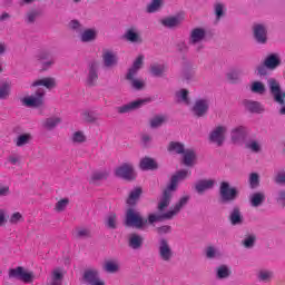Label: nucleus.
<instances>
[{"instance_id": "obj_21", "label": "nucleus", "mask_w": 285, "mask_h": 285, "mask_svg": "<svg viewBox=\"0 0 285 285\" xmlns=\"http://www.w3.org/2000/svg\"><path fill=\"white\" fill-rule=\"evenodd\" d=\"M32 88H37V86H43L45 88H47L48 90H52V88L57 87V80H55V78H41L38 80H35L31 83Z\"/></svg>"}, {"instance_id": "obj_34", "label": "nucleus", "mask_w": 285, "mask_h": 285, "mask_svg": "<svg viewBox=\"0 0 285 285\" xmlns=\"http://www.w3.org/2000/svg\"><path fill=\"white\" fill-rule=\"evenodd\" d=\"M264 199H266L264 193H255L250 196V204L257 208V206H262V204H264Z\"/></svg>"}, {"instance_id": "obj_55", "label": "nucleus", "mask_w": 285, "mask_h": 285, "mask_svg": "<svg viewBox=\"0 0 285 285\" xmlns=\"http://www.w3.org/2000/svg\"><path fill=\"white\" fill-rule=\"evenodd\" d=\"M243 246L245 248H253L255 246V235H248L243 240Z\"/></svg>"}, {"instance_id": "obj_62", "label": "nucleus", "mask_w": 285, "mask_h": 285, "mask_svg": "<svg viewBox=\"0 0 285 285\" xmlns=\"http://www.w3.org/2000/svg\"><path fill=\"white\" fill-rule=\"evenodd\" d=\"M37 17H39V12L37 11H30L29 13H27L28 23H35Z\"/></svg>"}, {"instance_id": "obj_42", "label": "nucleus", "mask_w": 285, "mask_h": 285, "mask_svg": "<svg viewBox=\"0 0 285 285\" xmlns=\"http://www.w3.org/2000/svg\"><path fill=\"white\" fill-rule=\"evenodd\" d=\"M252 92H255L256 95H264L266 92V86L262 83V81H254L250 85Z\"/></svg>"}, {"instance_id": "obj_25", "label": "nucleus", "mask_w": 285, "mask_h": 285, "mask_svg": "<svg viewBox=\"0 0 285 285\" xmlns=\"http://www.w3.org/2000/svg\"><path fill=\"white\" fill-rule=\"evenodd\" d=\"M264 63L269 70H275L282 63V58L277 53H271L266 57Z\"/></svg>"}, {"instance_id": "obj_35", "label": "nucleus", "mask_w": 285, "mask_h": 285, "mask_svg": "<svg viewBox=\"0 0 285 285\" xmlns=\"http://www.w3.org/2000/svg\"><path fill=\"white\" fill-rule=\"evenodd\" d=\"M205 255L208 259H219V257H222V252L214 246H208L205 249Z\"/></svg>"}, {"instance_id": "obj_24", "label": "nucleus", "mask_w": 285, "mask_h": 285, "mask_svg": "<svg viewBox=\"0 0 285 285\" xmlns=\"http://www.w3.org/2000/svg\"><path fill=\"white\" fill-rule=\"evenodd\" d=\"M183 164L185 166H195L197 164V154L193 149H185L183 151Z\"/></svg>"}, {"instance_id": "obj_46", "label": "nucleus", "mask_w": 285, "mask_h": 285, "mask_svg": "<svg viewBox=\"0 0 285 285\" xmlns=\"http://www.w3.org/2000/svg\"><path fill=\"white\" fill-rule=\"evenodd\" d=\"M106 226L108 228H112V229L117 228V214L110 213V214L107 215Z\"/></svg>"}, {"instance_id": "obj_59", "label": "nucleus", "mask_w": 285, "mask_h": 285, "mask_svg": "<svg viewBox=\"0 0 285 285\" xmlns=\"http://www.w3.org/2000/svg\"><path fill=\"white\" fill-rule=\"evenodd\" d=\"M8 224V212L6 209H0V226H6Z\"/></svg>"}, {"instance_id": "obj_48", "label": "nucleus", "mask_w": 285, "mask_h": 285, "mask_svg": "<svg viewBox=\"0 0 285 285\" xmlns=\"http://www.w3.org/2000/svg\"><path fill=\"white\" fill-rule=\"evenodd\" d=\"M68 204H70V199L62 198L56 203L55 210H57V213H63V210L68 208Z\"/></svg>"}, {"instance_id": "obj_26", "label": "nucleus", "mask_w": 285, "mask_h": 285, "mask_svg": "<svg viewBox=\"0 0 285 285\" xmlns=\"http://www.w3.org/2000/svg\"><path fill=\"white\" fill-rule=\"evenodd\" d=\"M49 285H63V271L56 268L51 272V275L48 279Z\"/></svg>"}, {"instance_id": "obj_11", "label": "nucleus", "mask_w": 285, "mask_h": 285, "mask_svg": "<svg viewBox=\"0 0 285 285\" xmlns=\"http://www.w3.org/2000/svg\"><path fill=\"white\" fill-rule=\"evenodd\" d=\"M83 281L88 285H106V282L99 278V272L97 269H87L83 274Z\"/></svg>"}, {"instance_id": "obj_38", "label": "nucleus", "mask_w": 285, "mask_h": 285, "mask_svg": "<svg viewBox=\"0 0 285 285\" xmlns=\"http://www.w3.org/2000/svg\"><path fill=\"white\" fill-rule=\"evenodd\" d=\"M166 65L155 63L150 66V72L154 77H161L164 72H166Z\"/></svg>"}, {"instance_id": "obj_49", "label": "nucleus", "mask_w": 285, "mask_h": 285, "mask_svg": "<svg viewBox=\"0 0 285 285\" xmlns=\"http://www.w3.org/2000/svg\"><path fill=\"white\" fill-rule=\"evenodd\" d=\"M258 279L261 282H271L273 279V272L267 269H262L258 272Z\"/></svg>"}, {"instance_id": "obj_39", "label": "nucleus", "mask_w": 285, "mask_h": 285, "mask_svg": "<svg viewBox=\"0 0 285 285\" xmlns=\"http://www.w3.org/2000/svg\"><path fill=\"white\" fill-rule=\"evenodd\" d=\"M216 275L218 279H226V277H230V268L226 265H220L216 269Z\"/></svg>"}, {"instance_id": "obj_33", "label": "nucleus", "mask_w": 285, "mask_h": 285, "mask_svg": "<svg viewBox=\"0 0 285 285\" xmlns=\"http://www.w3.org/2000/svg\"><path fill=\"white\" fill-rule=\"evenodd\" d=\"M141 244H144V238L137 234H131L129 236V246L134 249L141 248Z\"/></svg>"}, {"instance_id": "obj_32", "label": "nucleus", "mask_w": 285, "mask_h": 285, "mask_svg": "<svg viewBox=\"0 0 285 285\" xmlns=\"http://www.w3.org/2000/svg\"><path fill=\"white\" fill-rule=\"evenodd\" d=\"M244 135H246V127L244 126H238L232 130L233 141H239V139H244Z\"/></svg>"}, {"instance_id": "obj_5", "label": "nucleus", "mask_w": 285, "mask_h": 285, "mask_svg": "<svg viewBox=\"0 0 285 285\" xmlns=\"http://www.w3.org/2000/svg\"><path fill=\"white\" fill-rule=\"evenodd\" d=\"M46 90L38 89L35 95L22 98V106L27 108H41L46 104Z\"/></svg>"}, {"instance_id": "obj_40", "label": "nucleus", "mask_w": 285, "mask_h": 285, "mask_svg": "<svg viewBox=\"0 0 285 285\" xmlns=\"http://www.w3.org/2000/svg\"><path fill=\"white\" fill-rule=\"evenodd\" d=\"M166 3V0H153L148 6H147V12H157L158 10L161 9V6Z\"/></svg>"}, {"instance_id": "obj_12", "label": "nucleus", "mask_w": 285, "mask_h": 285, "mask_svg": "<svg viewBox=\"0 0 285 285\" xmlns=\"http://www.w3.org/2000/svg\"><path fill=\"white\" fill-rule=\"evenodd\" d=\"M220 196L224 199V202H233V199L237 197V189L230 187L228 183H222Z\"/></svg>"}, {"instance_id": "obj_63", "label": "nucleus", "mask_w": 285, "mask_h": 285, "mask_svg": "<svg viewBox=\"0 0 285 285\" xmlns=\"http://www.w3.org/2000/svg\"><path fill=\"white\" fill-rule=\"evenodd\" d=\"M69 28H71V30H81V23L78 20H71Z\"/></svg>"}, {"instance_id": "obj_37", "label": "nucleus", "mask_w": 285, "mask_h": 285, "mask_svg": "<svg viewBox=\"0 0 285 285\" xmlns=\"http://www.w3.org/2000/svg\"><path fill=\"white\" fill-rule=\"evenodd\" d=\"M106 273H117L119 271V261H107L104 264Z\"/></svg>"}, {"instance_id": "obj_50", "label": "nucleus", "mask_w": 285, "mask_h": 285, "mask_svg": "<svg viewBox=\"0 0 285 285\" xmlns=\"http://www.w3.org/2000/svg\"><path fill=\"white\" fill-rule=\"evenodd\" d=\"M59 124H61V118L51 117L45 121V128H48L50 130V129L55 128L56 126H59Z\"/></svg>"}, {"instance_id": "obj_3", "label": "nucleus", "mask_w": 285, "mask_h": 285, "mask_svg": "<svg viewBox=\"0 0 285 285\" xmlns=\"http://www.w3.org/2000/svg\"><path fill=\"white\" fill-rule=\"evenodd\" d=\"M188 196H184L179 202L167 213L164 214H150L148 217L149 224H155V222H161V219H173L186 204H188Z\"/></svg>"}, {"instance_id": "obj_8", "label": "nucleus", "mask_w": 285, "mask_h": 285, "mask_svg": "<svg viewBox=\"0 0 285 285\" xmlns=\"http://www.w3.org/2000/svg\"><path fill=\"white\" fill-rule=\"evenodd\" d=\"M226 132H228V127L224 125L217 126L210 132V140L214 141V144H217V146H222L226 139Z\"/></svg>"}, {"instance_id": "obj_20", "label": "nucleus", "mask_w": 285, "mask_h": 285, "mask_svg": "<svg viewBox=\"0 0 285 285\" xmlns=\"http://www.w3.org/2000/svg\"><path fill=\"white\" fill-rule=\"evenodd\" d=\"M102 60L106 68H112V66H117V52L112 50H105L102 53Z\"/></svg>"}, {"instance_id": "obj_53", "label": "nucleus", "mask_w": 285, "mask_h": 285, "mask_svg": "<svg viewBox=\"0 0 285 285\" xmlns=\"http://www.w3.org/2000/svg\"><path fill=\"white\" fill-rule=\"evenodd\" d=\"M75 237H90V229L88 227H78L75 229Z\"/></svg>"}, {"instance_id": "obj_64", "label": "nucleus", "mask_w": 285, "mask_h": 285, "mask_svg": "<svg viewBox=\"0 0 285 285\" xmlns=\"http://www.w3.org/2000/svg\"><path fill=\"white\" fill-rule=\"evenodd\" d=\"M275 181L277 184H285V171H278L276 175Z\"/></svg>"}, {"instance_id": "obj_45", "label": "nucleus", "mask_w": 285, "mask_h": 285, "mask_svg": "<svg viewBox=\"0 0 285 285\" xmlns=\"http://www.w3.org/2000/svg\"><path fill=\"white\" fill-rule=\"evenodd\" d=\"M128 81H130L131 88H134L135 90H142V88L146 86V82L144 81V79H137L135 77L131 78H127Z\"/></svg>"}, {"instance_id": "obj_61", "label": "nucleus", "mask_w": 285, "mask_h": 285, "mask_svg": "<svg viewBox=\"0 0 285 285\" xmlns=\"http://www.w3.org/2000/svg\"><path fill=\"white\" fill-rule=\"evenodd\" d=\"M10 195V185H0V197H8Z\"/></svg>"}, {"instance_id": "obj_10", "label": "nucleus", "mask_w": 285, "mask_h": 285, "mask_svg": "<svg viewBox=\"0 0 285 285\" xmlns=\"http://www.w3.org/2000/svg\"><path fill=\"white\" fill-rule=\"evenodd\" d=\"M158 253L163 262H170V259H173V248L170 247V244H168V240L166 239L160 240Z\"/></svg>"}, {"instance_id": "obj_6", "label": "nucleus", "mask_w": 285, "mask_h": 285, "mask_svg": "<svg viewBox=\"0 0 285 285\" xmlns=\"http://www.w3.org/2000/svg\"><path fill=\"white\" fill-rule=\"evenodd\" d=\"M148 220L141 217V214L137 209L129 208L126 212V226H131L132 228H144Z\"/></svg>"}, {"instance_id": "obj_28", "label": "nucleus", "mask_w": 285, "mask_h": 285, "mask_svg": "<svg viewBox=\"0 0 285 285\" xmlns=\"http://www.w3.org/2000/svg\"><path fill=\"white\" fill-rule=\"evenodd\" d=\"M167 150L171 155H184V153L186 151V149L184 148V144L177 141L169 142Z\"/></svg>"}, {"instance_id": "obj_16", "label": "nucleus", "mask_w": 285, "mask_h": 285, "mask_svg": "<svg viewBox=\"0 0 285 285\" xmlns=\"http://www.w3.org/2000/svg\"><path fill=\"white\" fill-rule=\"evenodd\" d=\"M206 39V29L204 28H195L190 32L189 42L191 46H197V43H202Z\"/></svg>"}, {"instance_id": "obj_7", "label": "nucleus", "mask_w": 285, "mask_h": 285, "mask_svg": "<svg viewBox=\"0 0 285 285\" xmlns=\"http://www.w3.org/2000/svg\"><path fill=\"white\" fill-rule=\"evenodd\" d=\"M115 175L116 177H120V179H135V167L132 166V164L125 163L115 169Z\"/></svg>"}, {"instance_id": "obj_56", "label": "nucleus", "mask_w": 285, "mask_h": 285, "mask_svg": "<svg viewBox=\"0 0 285 285\" xmlns=\"http://www.w3.org/2000/svg\"><path fill=\"white\" fill-rule=\"evenodd\" d=\"M216 19L219 20L222 17H224V4L216 3L214 7Z\"/></svg>"}, {"instance_id": "obj_30", "label": "nucleus", "mask_w": 285, "mask_h": 285, "mask_svg": "<svg viewBox=\"0 0 285 285\" xmlns=\"http://www.w3.org/2000/svg\"><path fill=\"white\" fill-rule=\"evenodd\" d=\"M141 170H155L157 163L153 158L145 157L140 160Z\"/></svg>"}, {"instance_id": "obj_14", "label": "nucleus", "mask_w": 285, "mask_h": 285, "mask_svg": "<svg viewBox=\"0 0 285 285\" xmlns=\"http://www.w3.org/2000/svg\"><path fill=\"white\" fill-rule=\"evenodd\" d=\"M210 104L206 99H198L196 100L194 107H193V112L196 115V117H204L208 112Z\"/></svg>"}, {"instance_id": "obj_51", "label": "nucleus", "mask_w": 285, "mask_h": 285, "mask_svg": "<svg viewBox=\"0 0 285 285\" xmlns=\"http://www.w3.org/2000/svg\"><path fill=\"white\" fill-rule=\"evenodd\" d=\"M108 177V174L106 170H97L94 171L91 175V181H101V179H106Z\"/></svg>"}, {"instance_id": "obj_31", "label": "nucleus", "mask_w": 285, "mask_h": 285, "mask_svg": "<svg viewBox=\"0 0 285 285\" xmlns=\"http://www.w3.org/2000/svg\"><path fill=\"white\" fill-rule=\"evenodd\" d=\"M97 79H99V75L97 73V66L91 65V67L89 68L88 77H87L88 86H95V83H97Z\"/></svg>"}, {"instance_id": "obj_15", "label": "nucleus", "mask_w": 285, "mask_h": 285, "mask_svg": "<svg viewBox=\"0 0 285 285\" xmlns=\"http://www.w3.org/2000/svg\"><path fill=\"white\" fill-rule=\"evenodd\" d=\"M215 184H217V181L213 178L200 179L196 183L195 188L199 195H203V193H206V190H212V188H215Z\"/></svg>"}, {"instance_id": "obj_43", "label": "nucleus", "mask_w": 285, "mask_h": 285, "mask_svg": "<svg viewBox=\"0 0 285 285\" xmlns=\"http://www.w3.org/2000/svg\"><path fill=\"white\" fill-rule=\"evenodd\" d=\"M176 99L177 101H180V104H190V99L188 98V90L186 89H180L176 92Z\"/></svg>"}, {"instance_id": "obj_52", "label": "nucleus", "mask_w": 285, "mask_h": 285, "mask_svg": "<svg viewBox=\"0 0 285 285\" xmlns=\"http://www.w3.org/2000/svg\"><path fill=\"white\" fill-rule=\"evenodd\" d=\"M71 139L73 144H83L86 141V135L82 131H75Z\"/></svg>"}, {"instance_id": "obj_29", "label": "nucleus", "mask_w": 285, "mask_h": 285, "mask_svg": "<svg viewBox=\"0 0 285 285\" xmlns=\"http://www.w3.org/2000/svg\"><path fill=\"white\" fill-rule=\"evenodd\" d=\"M244 106L249 112H264V106L258 101L245 100Z\"/></svg>"}, {"instance_id": "obj_18", "label": "nucleus", "mask_w": 285, "mask_h": 285, "mask_svg": "<svg viewBox=\"0 0 285 285\" xmlns=\"http://www.w3.org/2000/svg\"><path fill=\"white\" fill-rule=\"evenodd\" d=\"M124 37L127 41H130V43H141V32L137 27L127 29Z\"/></svg>"}, {"instance_id": "obj_54", "label": "nucleus", "mask_w": 285, "mask_h": 285, "mask_svg": "<svg viewBox=\"0 0 285 285\" xmlns=\"http://www.w3.org/2000/svg\"><path fill=\"white\" fill-rule=\"evenodd\" d=\"M164 121H166L165 116H155L150 120V126H151V128H159V126H161V124H164Z\"/></svg>"}, {"instance_id": "obj_9", "label": "nucleus", "mask_w": 285, "mask_h": 285, "mask_svg": "<svg viewBox=\"0 0 285 285\" xmlns=\"http://www.w3.org/2000/svg\"><path fill=\"white\" fill-rule=\"evenodd\" d=\"M148 102H150V99L148 98L138 99L121 107H118L117 111L120 112V115H125L126 112H132V110H138V108H141V106H146V104Z\"/></svg>"}, {"instance_id": "obj_13", "label": "nucleus", "mask_w": 285, "mask_h": 285, "mask_svg": "<svg viewBox=\"0 0 285 285\" xmlns=\"http://www.w3.org/2000/svg\"><path fill=\"white\" fill-rule=\"evenodd\" d=\"M254 39L257 43H266L268 41V30L264 24H255L254 26Z\"/></svg>"}, {"instance_id": "obj_1", "label": "nucleus", "mask_w": 285, "mask_h": 285, "mask_svg": "<svg viewBox=\"0 0 285 285\" xmlns=\"http://www.w3.org/2000/svg\"><path fill=\"white\" fill-rule=\"evenodd\" d=\"M190 173L188 170H180L171 177L170 184L164 190L163 196L160 197L158 203V210L160 213H164V210H166V208L170 206V200L173 199V195L177 190L179 181H184V179H186V177H188Z\"/></svg>"}, {"instance_id": "obj_17", "label": "nucleus", "mask_w": 285, "mask_h": 285, "mask_svg": "<svg viewBox=\"0 0 285 285\" xmlns=\"http://www.w3.org/2000/svg\"><path fill=\"white\" fill-rule=\"evenodd\" d=\"M99 36V31L95 28L85 29L79 38L82 43H92V41H97V37Z\"/></svg>"}, {"instance_id": "obj_19", "label": "nucleus", "mask_w": 285, "mask_h": 285, "mask_svg": "<svg viewBox=\"0 0 285 285\" xmlns=\"http://www.w3.org/2000/svg\"><path fill=\"white\" fill-rule=\"evenodd\" d=\"M142 66H144V56L140 55V56H138V57L135 59V61H134L131 68H130V69L128 70V72H127L126 78H127V79H132V77H137V73L139 72V70H141V67H142Z\"/></svg>"}, {"instance_id": "obj_44", "label": "nucleus", "mask_w": 285, "mask_h": 285, "mask_svg": "<svg viewBox=\"0 0 285 285\" xmlns=\"http://www.w3.org/2000/svg\"><path fill=\"white\" fill-rule=\"evenodd\" d=\"M230 222L234 226H237V224H242V212H239V208L235 207L230 213Z\"/></svg>"}, {"instance_id": "obj_4", "label": "nucleus", "mask_w": 285, "mask_h": 285, "mask_svg": "<svg viewBox=\"0 0 285 285\" xmlns=\"http://www.w3.org/2000/svg\"><path fill=\"white\" fill-rule=\"evenodd\" d=\"M9 277L19 279L20 282H23V284H32L35 282V273L21 266L9 269Z\"/></svg>"}, {"instance_id": "obj_23", "label": "nucleus", "mask_w": 285, "mask_h": 285, "mask_svg": "<svg viewBox=\"0 0 285 285\" xmlns=\"http://www.w3.org/2000/svg\"><path fill=\"white\" fill-rule=\"evenodd\" d=\"M12 90V81L10 79L0 80V99H8Z\"/></svg>"}, {"instance_id": "obj_41", "label": "nucleus", "mask_w": 285, "mask_h": 285, "mask_svg": "<svg viewBox=\"0 0 285 285\" xmlns=\"http://www.w3.org/2000/svg\"><path fill=\"white\" fill-rule=\"evenodd\" d=\"M38 58L40 61H42V66L45 69L50 68V66L55 65V58L50 57L48 53H40Z\"/></svg>"}, {"instance_id": "obj_60", "label": "nucleus", "mask_w": 285, "mask_h": 285, "mask_svg": "<svg viewBox=\"0 0 285 285\" xmlns=\"http://www.w3.org/2000/svg\"><path fill=\"white\" fill-rule=\"evenodd\" d=\"M229 81L235 83V81H238L239 77H242V72L239 71H232L227 75Z\"/></svg>"}, {"instance_id": "obj_58", "label": "nucleus", "mask_w": 285, "mask_h": 285, "mask_svg": "<svg viewBox=\"0 0 285 285\" xmlns=\"http://www.w3.org/2000/svg\"><path fill=\"white\" fill-rule=\"evenodd\" d=\"M19 222H23V215H21L19 212H16L10 216V224H19Z\"/></svg>"}, {"instance_id": "obj_27", "label": "nucleus", "mask_w": 285, "mask_h": 285, "mask_svg": "<svg viewBox=\"0 0 285 285\" xmlns=\"http://www.w3.org/2000/svg\"><path fill=\"white\" fill-rule=\"evenodd\" d=\"M31 141L32 134L30 132L21 134L14 139V144L18 148H23V146H28V144H30Z\"/></svg>"}, {"instance_id": "obj_2", "label": "nucleus", "mask_w": 285, "mask_h": 285, "mask_svg": "<svg viewBox=\"0 0 285 285\" xmlns=\"http://www.w3.org/2000/svg\"><path fill=\"white\" fill-rule=\"evenodd\" d=\"M267 85L274 98V101L277 102V109L279 115H285V91H282L279 82L274 78L268 79Z\"/></svg>"}, {"instance_id": "obj_22", "label": "nucleus", "mask_w": 285, "mask_h": 285, "mask_svg": "<svg viewBox=\"0 0 285 285\" xmlns=\"http://www.w3.org/2000/svg\"><path fill=\"white\" fill-rule=\"evenodd\" d=\"M184 13L176 14L174 17H167L161 20V23L165 26V28H175L184 21Z\"/></svg>"}, {"instance_id": "obj_36", "label": "nucleus", "mask_w": 285, "mask_h": 285, "mask_svg": "<svg viewBox=\"0 0 285 285\" xmlns=\"http://www.w3.org/2000/svg\"><path fill=\"white\" fill-rule=\"evenodd\" d=\"M140 196H141V188H135L129 194V197L127 199V204H129V206H135V204H137V202H139Z\"/></svg>"}, {"instance_id": "obj_47", "label": "nucleus", "mask_w": 285, "mask_h": 285, "mask_svg": "<svg viewBox=\"0 0 285 285\" xmlns=\"http://www.w3.org/2000/svg\"><path fill=\"white\" fill-rule=\"evenodd\" d=\"M247 148L252 153H262V141H259V140H249L247 142Z\"/></svg>"}, {"instance_id": "obj_57", "label": "nucleus", "mask_w": 285, "mask_h": 285, "mask_svg": "<svg viewBox=\"0 0 285 285\" xmlns=\"http://www.w3.org/2000/svg\"><path fill=\"white\" fill-rule=\"evenodd\" d=\"M249 184L252 188H257L259 186V175L250 174L249 176Z\"/></svg>"}]
</instances>
